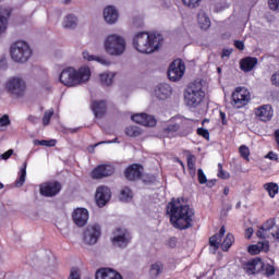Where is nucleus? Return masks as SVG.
<instances>
[{
    "label": "nucleus",
    "mask_w": 279,
    "mask_h": 279,
    "mask_svg": "<svg viewBox=\"0 0 279 279\" xmlns=\"http://www.w3.org/2000/svg\"><path fill=\"white\" fill-rule=\"evenodd\" d=\"M167 213L170 216V223L178 230H189L193 228V218L195 210L189 205H182L180 199H172L167 206Z\"/></svg>",
    "instance_id": "f257e3e1"
},
{
    "label": "nucleus",
    "mask_w": 279,
    "mask_h": 279,
    "mask_svg": "<svg viewBox=\"0 0 279 279\" xmlns=\"http://www.w3.org/2000/svg\"><path fill=\"white\" fill-rule=\"evenodd\" d=\"M163 37L160 34H148L146 32L137 33L133 38V47L140 53H154L160 49Z\"/></svg>",
    "instance_id": "f03ea898"
},
{
    "label": "nucleus",
    "mask_w": 279,
    "mask_h": 279,
    "mask_svg": "<svg viewBox=\"0 0 279 279\" xmlns=\"http://www.w3.org/2000/svg\"><path fill=\"white\" fill-rule=\"evenodd\" d=\"M59 80L61 84L69 87L84 84L90 80V68L83 66L78 71L75 68H66L61 72Z\"/></svg>",
    "instance_id": "7ed1b4c3"
},
{
    "label": "nucleus",
    "mask_w": 279,
    "mask_h": 279,
    "mask_svg": "<svg viewBox=\"0 0 279 279\" xmlns=\"http://www.w3.org/2000/svg\"><path fill=\"white\" fill-rule=\"evenodd\" d=\"M206 92L202 81H194L184 90V101L189 108H197L204 101Z\"/></svg>",
    "instance_id": "20e7f679"
},
{
    "label": "nucleus",
    "mask_w": 279,
    "mask_h": 279,
    "mask_svg": "<svg viewBox=\"0 0 279 279\" xmlns=\"http://www.w3.org/2000/svg\"><path fill=\"white\" fill-rule=\"evenodd\" d=\"M104 49L108 56L119 58L125 53L128 43L125 41V38L119 34H109L104 40Z\"/></svg>",
    "instance_id": "39448f33"
},
{
    "label": "nucleus",
    "mask_w": 279,
    "mask_h": 279,
    "mask_svg": "<svg viewBox=\"0 0 279 279\" xmlns=\"http://www.w3.org/2000/svg\"><path fill=\"white\" fill-rule=\"evenodd\" d=\"M10 53L13 62L24 64L32 58V48L26 41L19 40L11 46Z\"/></svg>",
    "instance_id": "423d86ee"
},
{
    "label": "nucleus",
    "mask_w": 279,
    "mask_h": 279,
    "mask_svg": "<svg viewBox=\"0 0 279 279\" xmlns=\"http://www.w3.org/2000/svg\"><path fill=\"white\" fill-rule=\"evenodd\" d=\"M226 234V227L222 226L219 230V233L209 238V245L213 250V254L219 250V245L221 246L222 252H228L230 247H232V243H234V235L232 233H228L223 242L221 243V239Z\"/></svg>",
    "instance_id": "0eeeda50"
},
{
    "label": "nucleus",
    "mask_w": 279,
    "mask_h": 279,
    "mask_svg": "<svg viewBox=\"0 0 279 279\" xmlns=\"http://www.w3.org/2000/svg\"><path fill=\"white\" fill-rule=\"evenodd\" d=\"M4 88L7 93L11 95V97L20 98L25 95V90H27V84L22 77L13 76L8 78L4 84Z\"/></svg>",
    "instance_id": "6e6552de"
},
{
    "label": "nucleus",
    "mask_w": 279,
    "mask_h": 279,
    "mask_svg": "<svg viewBox=\"0 0 279 279\" xmlns=\"http://www.w3.org/2000/svg\"><path fill=\"white\" fill-rule=\"evenodd\" d=\"M247 274H258V271H263L264 276H274L276 274V268L270 264H265L259 258L251 260L246 266Z\"/></svg>",
    "instance_id": "1a4fd4ad"
},
{
    "label": "nucleus",
    "mask_w": 279,
    "mask_h": 279,
    "mask_svg": "<svg viewBox=\"0 0 279 279\" xmlns=\"http://www.w3.org/2000/svg\"><path fill=\"white\" fill-rule=\"evenodd\" d=\"M131 241L132 234H130V231H128V229L125 228H118L113 232V236L111 238V243L113 247H120L121 250L130 245Z\"/></svg>",
    "instance_id": "9d476101"
},
{
    "label": "nucleus",
    "mask_w": 279,
    "mask_h": 279,
    "mask_svg": "<svg viewBox=\"0 0 279 279\" xmlns=\"http://www.w3.org/2000/svg\"><path fill=\"white\" fill-rule=\"evenodd\" d=\"M101 236V227L99 225H89L83 232V243L85 245H96Z\"/></svg>",
    "instance_id": "9b49d317"
},
{
    "label": "nucleus",
    "mask_w": 279,
    "mask_h": 279,
    "mask_svg": "<svg viewBox=\"0 0 279 279\" xmlns=\"http://www.w3.org/2000/svg\"><path fill=\"white\" fill-rule=\"evenodd\" d=\"M251 95L250 90L243 87H238L232 93V106L234 108H244L250 104Z\"/></svg>",
    "instance_id": "f8f14e48"
},
{
    "label": "nucleus",
    "mask_w": 279,
    "mask_h": 279,
    "mask_svg": "<svg viewBox=\"0 0 279 279\" xmlns=\"http://www.w3.org/2000/svg\"><path fill=\"white\" fill-rule=\"evenodd\" d=\"M184 71H186L184 62L180 59H177L169 66L168 77L171 80V82H178L184 76Z\"/></svg>",
    "instance_id": "ddd939ff"
},
{
    "label": "nucleus",
    "mask_w": 279,
    "mask_h": 279,
    "mask_svg": "<svg viewBox=\"0 0 279 279\" xmlns=\"http://www.w3.org/2000/svg\"><path fill=\"white\" fill-rule=\"evenodd\" d=\"M62 191V185L59 182H47L40 185L39 193L44 197H56Z\"/></svg>",
    "instance_id": "4468645a"
},
{
    "label": "nucleus",
    "mask_w": 279,
    "mask_h": 279,
    "mask_svg": "<svg viewBox=\"0 0 279 279\" xmlns=\"http://www.w3.org/2000/svg\"><path fill=\"white\" fill-rule=\"evenodd\" d=\"M110 197H112V192L107 186H99L96 190V204L99 206V208H102V206H106L108 202H110Z\"/></svg>",
    "instance_id": "2eb2a0df"
},
{
    "label": "nucleus",
    "mask_w": 279,
    "mask_h": 279,
    "mask_svg": "<svg viewBox=\"0 0 279 279\" xmlns=\"http://www.w3.org/2000/svg\"><path fill=\"white\" fill-rule=\"evenodd\" d=\"M173 93V89L171 86L167 83H160L155 87L154 96L156 99H159V101H165L171 97Z\"/></svg>",
    "instance_id": "dca6fc26"
},
{
    "label": "nucleus",
    "mask_w": 279,
    "mask_h": 279,
    "mask_svg": "<svg viewBox=\"0 0 279 279\" xmlns=\"http://www.w3.org/2000/svg\"><path fill=\"white\" fill-rule=\"evenodd\" d=\"M131 119L135 123H138L140 125H144L145 128H155L157 123L156 118L147 113H135L131 117Z\"/></svg>",
    "instance_id": "f3484780"
},
{
    "label": "nucleus",
    "mask_w": 279,
    "mask_h": 279,
    "mask_svg": "<svg viewBox=\"0 0 279 279\" xmlns=\"http://www.w3.org/2000/svg\"><path fill=\"white\" fill-rule=\"evenodd\" d=\"M114 173V167L110 165H100L94 169L92 177L94 180H101V178H108Z\"/></svg>",
    "instance_id": "a211bd4d"
},
{
    "label": "nucleus",
    "mask_w": 279,
    "mask_h": 279,
    "mask_svg": "<svg viewBox=\"0 0 279 279\" xmlns=\"http://www.w3.org/2000/svg\"><path fill=\"white\" fill-rule=\"evenodd\" d=\"M74 223L78 228H84L85 223H88V209L86 208H76L72 215Z\"/></svg>",
    "instance_id": "6ab92c4d"
},
{
    "label": "nucleus",
    "mask_w": 279,
    "mask_h": 279,
    "mask_svg": "<svg viewBox=\"0 0 279 279\" xmlns=\"http://www.w3.org/2000/svg\"><path fill=\"white\" fill-rule=\"evenodd\" d=\"M255 116L259 121H270L271 117H274V109L270 105H263L255 109Z\"/></svg>",
    "instance_id": "aec40b11"
},
{
    "label": "nucleus",
    "mask_w": 279,
    "mask_h": 279,
    "mask_svg": "<svg viewBox=\"0 0 279 279\" xmlns=\"http://www.w3.org/2000/svg\"><path fill=\"white\" fill-rule=\"evenodd\" d=\"M143 174V167L138 163L131 165L126 170L124 171V175L126 180L130 182H134V180H138L141 175Z\"/></svg>",
    "instance_id": "412c9836"
},
{
    "label": "nucleus",
    "mask_w": 279,
    "mask_h": 279,
    "mask_svg": "<svg viewBox=\"0 0 279 279\" xmlns=\"http://www.w3.org/2000/svg\"><path fill=\"white\" fill-rule=\"evenodd\" d=\"M96 279H123V276L114 269L100 268L96 271Z\"/></svg>",
    "instance_id": "4be33fe9"
},
{
    "label": "nucleus",
    "mask_w": 279,
    "mask_h": 279,
    "mask_svg": "<svg viewBox=\"0 0 279 279\" xmlns=\"http://www.w3.org/2000/svg\"><path fill=\"white\" fill-rule=\"evenodd\" d=\"M12 16V8L0 7V35L5 34L8 29V20Z\"/></svg>",
    "instance_id": "5701e85b"
},
{
    "label": "nucleus",
    "mask_w": 279,
    "mask_h": 279,
    "mask_svg": "<svg viewBox=\"0 0 279 279\" xmlns=\"http://www.w3.org/2000/svg\"><path fill=\"white\" fill-rule=\"evenodd\" d=\"M104 19L109 25H114L119 21V11L116 7L109 5L104 10Z\"/></svg>",
    "instance_id": "b1692460"
},
{
    "label": "nucleus",
    "mask_w": 279,
    "mask_h": 279,
    "mask_svg": "<svg viewBox=\"0 0 279 279\" xmlns=\"http://www.w3.org/2000/svg\"><path fill=\"white\" fill-rule=\"evenodd\" d=\"M276 226V221L274 220H267L257 231L258 239H269L271 230H274V227Z\"/></svg>",
    "instance_id": "393cba45"
},
{
    "label": "nucleus",
    "mask_w": 279,
    "mask_h": 279,
    "mask_svg": "<svg viewBox=\"0 0 279 279\" xmlns=\"http://www.w3.org/2000/svg\"><path fill=\"white\" fill-rule=\"evenodd\" d=\"M83 58L87 60V62H98V64H102V66H110V60L106 57L93 56L86 50L83 51Z\"/></svg>",
    "instance_id": "a878e982"
},
{
    "label": "nucleus",
    "mask_w": 279,
    "mask_h": 279,
    "mask_svg": "<svg viewBox=\"0 0 279 279\" xmlns=\"http://www.w3.org/2000/svg\"><path fill=\"white\" fill-rule=\"evenodd\" d=\"M257 64H258V59L252 58V57H246L241 60L240 68L245 73H250V71H253L254 66H256Z\"/></svg>",
    "instance_id": "bb28decb"
},
{
    "label": "nucleus",
    "mask_w": 279,
    "mask_h": 279,
    "mask_svg": "<svg viewBox=\"0 0 279 279\" xmlns=\"http://www.w3.org/2000/svg\"><path fill=\"white\" fill-rule=\"evenodd\" d=\"M93 112L97 119L104 117L106 114V101H95L92 106Z\"/></svg>",
    "instance_id": "cd10ccee"
},
{
    "label": "nucleus",
    "mask_w": 279,
    "mask_h": 279,
    "mask_svg": "<svg viewBox=\"0 0 279 279\" xmlns=\"http://www.w3.org/2000/svg\"><path fill=\"white\" fill-rule=\"evenodd\" d=\"M180 131V124L178 123H169L167 128L162 129V136L166 138H173L175 133Z\"/></svg>",
    "instance_id": "c85d7f7f"
},
{
    "label": "nucleus",
    "mask_w": 279,
    "mask_h": 279,
    "mask_svg": "<svg viewBox=\"0 0 279 279\" xmlns=\"http://www.w3.org/2000/svg\"><path fill=\"white\" fill-rule=\"evenodd\" d=\"M62 26L64 29H75L77 27V16L69 14L63 19Z\"/></svg>",
    "instance_id": "c756f323"
},
{
    "label": "nucleus",
    "mask_w": 279,
    "mask_h": 279,
    "mask_svg": "<svg viewBox=\"0 0 279 279\" xmlns=\"http://www.w3.org/2000/svg\"><path fill=\"white\" fill-rule=\"evenodd\" d=\"M197 21L201 29H208L210 27V17L204 11L198 13Z\"/></svg>",
    "instance_id": "7c9ffc66"
},
{
    "label": "nucleus",
    "mask_w": 279,
    "mask_h": 279,
    "mask_svg": "<svg viewBox=\"0 0 279 279\" xmlns=\"http://www.w3.org/2000/svg\"><path fill=\"white\" fill-rule=\"evenodd\" d=\"M162 271H165V266L162 263L157 262L150 266L149 276L150 278L156 279L160 274H162Z\"/></svg>",
    "instance_id": "2f4dec72"
},
{
    "label": "nucleus",
    "mask_w": 279,
    "mask_h": 279,
    "mask_svg": "<svg viewBox=\"0 0 279 279\" xmlns=\"http://www.w3.org/2000/svg\"><path fill=\"white\" fill-rule=\"evenodd\" d=\"M25 178H27V161L23 163V167L20 170V178L15 181V186L21 189L25 184Z\"/></svg>",
    "instance_id": "473e14b6"
},
{
    "label": "nucleus",
    "mask_w": 279,
    "mask_h": 279,
    "mask_svg": "<svg viewBox=\"0 0 279 279\" xmlns=\"http://www.w3.org/2000/svg\"><path fill=\"white\" fill-rule=\"evenodd\" d=\"M99 77L102 86H110L112 85V80H114V72H105Z\"/></svg>",
    "instance_id": "72a5a7b5"
},
{
    "label": "nucleus",
    "mask_w": 279,
    "mask_h": 279,
    "mask_svg": "<svg viewBox=\"0 0 279 279\" xmlns=\"http://www.w3.org/2000/svg\"><path fill=\"white\" fill-rule=\"evenodd\" d=\"M126 136H130L131 138H136V136H141L143 134V130L138 126H128L125 129Z\"/></svg>",
    "instance_id": "f704fd0d"
},
{
    "label": "nucleus",
    "mask_w": 279,
    "mask_h": 279,
    "mask_svg": "<svg viewBox=\"0 0 279 279\" xmlns=\"http://www.w3.org/2000/svg\"><path fill=\"white\" fill-rule=\"evenodd\" d=\"M265 191H267L269 197H276L278 195V184L276 183H266L264 184Z\"/></svg>",
    "instance_id": "c9c22d12"
},
{
    "label": "nucleus",
    "mask_w": 279,
    "mask_h": 279,
    "mask_svg": "<svg viewBox=\"0 0 279 279\" xmlns=\"http://www.w3.org/2000/svg\"><path fill=\"white\" fill-rule=\"evenodd\" d=\"M132 197H133L132 190H130V187H124L120 193L121 202H130Z\"/></svg>",
    "instance_id": "e433bc0d"
},
{
    "label": "nucleus",
    "mask_w": 279,
    "mask_h": 279,
    "mask_svg": "<svg viewBox=\"0 0 279 279\" xmlns=\"http://www.w3.org/2000/svg\"><path fill=\"white\" fill-rule=\"evenodd\" d=\"M187 169L190 170L191 175H195V156L187 155Z\"/></svg>",
    "instance_id": "4c0bfd02"
},
{
    "label": "nucleus",
    "mask_w": 279,
    "mask_h": 279,
    "mask_svg": "<svg viewBox=\"0 0 279 279\" xmlns=\"http://www.w3.org/2000/svg\"><path fill=\"white\" fill-rule=\"evenodd\" d=\"M35 145H41L44 147H56V140L47 141V140H36Z\"/></svg>",
    "instance_id": "58836bf2"
},
{
    "label": "nucleus",
    "mask_w": 279,
    "mask_h": 279,
    "mask_svg": "<svg viewBox=\"0 0 279 279\" xmlns=\"http://www.w3.org/2000/svg\"><path fill=\"white\" fill-rule=\"evenodd\" d=\"M218 178H221V180H230V173L223 171V165L218 163Z\"/></svg>",
    "instance_id": "ea45409f"
},
{
    "label": "nucleus",
    "mask_w": 279,
    "mask_h": 279,
    "mask_svg": "<svg viewBox=\"0 0 279 279\" xmlns=\"http://www.w3.org/2000/svg\"><path fill=\"white\" fill-rule=\"evenodd\" d=\"M240 156L244 158V160H250V148L243 145L240 147Z\"/></svg>",
    "instance_id": "a19ab883"
},
{
    "label": "nucleus",
    "mask_w": 279,
    "mask_h": 279,
    "mask_svg": "<svg viewBox=\"0 0 279 279\" xmlns=\"http://www.w3.org/2000/svg\"><path fill=\"white\" fill-rule=\"evenodd\" d=\"M53 117V110H48L44 113L43 123L44 125H49V121H51V118Z\"/></svg>",
    "instance_id": "79ce46f5"
},
{
    "label": "nucleus",
    "mask_w": 279,
    "mask_h": 279,
    "mask_svg": "<svg viewBox=\"0 0 279 279\" xmlns=\"http://www.w3.org/2000/svg\"><path fill=\"white\" fill-rule=\"evenodd\" d=\"M186 8H197L202 0H182Z\"/></svg>",
    "instance_id": "37998d69"
},
{
    "label": "nucleus",
    "mask_w": 279,
    "mask_h": 279,
    "mask_svg": "<svg viewBox=\"0 0 279 279\" xmlns=\"http://www.w3.org/2000/svg\"><path fill=\"white\" fill-rule=\"evenodd\" d=\"M197 134H198V136H203V138H205L206 141L210 140V133L208 132V130H206L204 128H198Z\"/></svg>",
    "instance_id": "c03bdc74"
},
{
    "label": "nucleus",
    "mask_w": 279,
    "mask_h": 279,
    "mask_svg": "<svg viewBox=\"0 0 279 279\" xmlns=\"http://www.w3.org/2000/svg\"><path fill=\"white\" fill-rule=\"evenodd\" d=\"M268 5L274 12H279V0H268Z\"/></svg>",
    "instance_id": "a18cd8bd"
},
{
    "label": "nucleus",
    "mask_w": 279,
    "mask_h": 279,
    "mask_svg": "<svg viewBox=\"0 0 279 279\" xmlns=\"http://www.w3.org/2000/svg\"><path fill=\"white\" fill-rule=\"evenodd\" d=\"M197 175L199 184H206L208 182V180L206 179V174H204V170L198 169Z\"/></svg>",
    "instance_id": "49530a36"
},
{
    "label": "nucleus",
    "mask_w": 279,
    "mask_h": 279,
    "mask_svg": "<svg viewBox=\"0 0 279 279\" xmlns=\"http://www.w3.org/2000/svg\"><path fill=\"white\" fill-rule=\"evenodd\" d=\"M248 252L252 255L260 254V246L258 244H253V245L248 246Z\"/></svg>",
    "instance_id": "de8ad7c7"
},
{
    "label": "nucleus",
    "mask_w": 279,
    "mask_h": 279,
    "mask_svg": "<svg viewBox=\"0 0 279 279\" xmlns=\"http://www.w3.org/2000/svg\"><path fill=\"white\" fill-rule=\"evenodd\" d=\"M8 125H10V117L4 114L2 118H0V128H8Z\"/></svg>",
    "instance_id": "09e8293b"
},
{
    "label": "nucleus",
    "mask_w": 279,
    "mask_h": 279,
    "mask_svg": "<svg viewBox=\"0 0 279 279\" xmlns=\"http://www.w3.org/2000/svg\"><path fill=\"white\" fill-rule=\"evenodd\" d=\"M257 245L259 246L260 252H269V242L268 241L258 242Z\"/></svg>",
    "instance_id": "8fccbe9b"
},
{
    "label": "nucleus",
    "mask_w": 279,
    "mask_h": 279,
    "mask_svg": "<svg viewBox=\"0 0 279 279\" xmlns=\"http://www.w3.org/2000/svg\"><path fill=\"white\" fill-rule=\"evenodd\" d=\"M270 81L272 86H279V70L271 75Z\"/></svg>",
    "instance_id": "3c124183"
},
{
    "label": "nucleus",
    "mask_w": 279,
    "mask_h": 279,
    "mask_svg": "<svg viewBox=\"0 0 279 279\" xmlns=\"http://www.w3.org/2000/svg\"><path fill=\"white\" fill-rule=\"evenodd\" d=\"M12 154H14V149H9L5 153L0 154V160H9Z\"/></svg>",
    "instance_id": "603ef678"
},
{
    "label": "nucleus",
    "mask_w": 279,
    "mask_h": 279,
    "mask_svg": "<svg viewBox=\"0 0 279 279\" xmlns=\"http://www.w3.org/2000/svg\"><path fill=\"white\" fill-rule=\"evenodd\" d=\"M234 45H235L236 49H240V51H243L245 49V44H243V41H241V40H236L234 43Z\"/></svg>",
    "instance_id": "864d4df0"
},
{
    "label": "nucleus",
    "mask_w": 279,
    "mask_h": 279,
    "mask_svg": "<svg viewBox=\"0 0 279 279\" xmlns=\"http://www.w3.org/2000/svg\"><path fill=\"white\" fill-rule=\"evenodd\" d=\"M252 234H254V229L252 227L247 228L245 230V239H252Z\"/></svg>",
    "instance_id": "5fc2aeb1"
},
{
    "label": "nucleus",
    "mask_w": 279,
    "mask_h": 279,
    "mask_svg": "<svg viewBox=\"0 0 279 279\" xmlns=\"http://www.w3.org/2000/svg\"><path fill=\"white\" fill-rule=\"evenodd\" d=\"M266 158H269V160H278V155L274 151H270L266 155Z\"/></svg>",
    "instance_id": "6e6d98bb"
},
{
    "label": "nucleus",
    "mask_w": 279,
    "mask_h": 279,
    "mask_svg": "<svg viewBox=\"0 0 279 279\" xmlns=\"http://www.w3.org/2000/svg\"><path fill=\"white\" fill-rule=\"evenodd\" d=\"M178 241L175 240V238H170L168 241V246L169 247H175Z\"/></svg>",
    "instance_id": "4d7b16f0"
},
{
    "label": "nucleus",
    "mask_w": 279,
    "mask_h": 279,
    "mask_svg": "<svg viewBox=\"0 0 279 279\" xmlns=\"http://www.w3.org/2000/svg\"><path fill=\"white\" fill-rule=\"evenodd\" d=\"M231 53H232V49H223L221 58H229Z\"/></svg>",
    "instance_id": "13d9d810"
},
{
    "label": "nucleus",
    "mask_w": 279,
    "mask_h": 279,
    "mask_svg": "<svg viewBox=\"0 0 279 279\" xmlns=\"http://www.w3.org/2000/svg\"><path fill=\"white\" fill-rule=\"evenodd\" d=\"M220 119L222 121V125H227L228 124V120H226V113L220 111Z\"/></svg>",
    "instance_id": "bf43d9fd"
},
{
    "label": "nucleus",
    "mask_w": 279,
    "mask_h": 279,
    "mask_svg": "<svg viewBox=\"0 0 279 279\" xmlns=\"http://www.w3.org/2000/svg\"><path fill=\"white\" fill-rule=\"evenodd\" d=\"M27 119L31 123H38V118L36 116H28Z\"/></svg>",
    "instance_id": "052dcab7"
},
{
    "label": "nucleus",
    "mask_w": 279,
    "mask_h": 279,
    "mask_svg": "<svg viewBox=\"0 0 279 279\" xmlns=\"http://www.w3.org/2000/svg\"><path fill=\"white\" fill-rule=\"evenodd\" d=\"M106 143H112V141H108V142H106V141H104V142H99V143L95 144V145H94V147H98V145H104V144H106Z\"/></svg>",
    "instance_id": "680f3d73"
},
{
    "label": "nucleus",
    "mask_w": 279,
    "mask_h": 279,
    "mask_svg": "<svg viewBox=\"0 0 279 279\" xmlns=\"http://www.w3.org/2000/svg\"><path fill=\"white\" fill-rule=\"evenodd\" d=\"M207 186H209V189H213V186H215V181H207Z\"/></svg>",
    "instance_id": "e2e57ef3"
},
{
    "label": "nucleus",
    "mask_w": 279,
    "mask_h": 279,
    "mask_svg": "<svg viewBox=\"0 0 279 279\" xmlns=\"http://www.w3.org/2000/svg\"><path fill=\"white\" fill-rule=\"evenodd\" d=\"M223 195H230V187H225Z\"/></svg>",
    "instance_id": "0e129e2a"
},
{
    "label": "nucleus",
    "mask_w": 279,
    "mask_h": 279,
    "mask_svg": "<svg viewBox=\"0 0 279 279\" xmlns=\"http://www.w3.org/2000/svg\"><path fill=\"white\" fill-rule=\"evenodd\" d=\"M275 239H279V230L276 233H271Z\"/></svg>",
    "instance_id": "69168bd1"
},
{
    "label": "nucleus",
    "mask_w": 279,
    "mask_h": 279,
    "mask_svg": "<svg viewBox=\"0 0 279 279\" xmlns=\"http://www.w3.org/2000/svg\"><path fill=\"white\" fill-rule=\"evenodd\" d=\"M210 120H208V119H204L203 120V125H204V123H208Z\"/></svg>",
    "instance_id": "338daca9"
},
{
    "label": "nucleus",
    "mask_w": 279,
    "mask_h": 279,
    "mask_svg": "<svg viewBox=\"0 0 279 279\" xmlns=\"http://www.w3.org/2000/svg\"><path fill=\"white\" fill-rule=\"evenodd\" d=\"M235 208H241V202L235 205Z\"/></svg>",
    "instance_id": "774afa93"
}]
</instances>
